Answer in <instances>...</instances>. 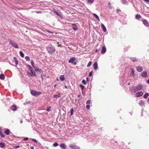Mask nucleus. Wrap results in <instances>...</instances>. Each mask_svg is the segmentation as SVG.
I'll list each match as a JSON object with an SVG mask.
<instances>
[{"mask_svg":"<svg viewBox=\"0 0 149 149\" xmlns=\"http://www.w3.org/2000/svg\"><path fill=\"white\" fill-rule=\"evenodd\" d=\"M142 22L143 24L146 26H147L149 25V22L146 19H143Z\"/></svg>","mask_w":149,"mask_h":149,"instance_id":"obj_6","label":"nucleus"},{"mask_svg":"<svg viewBox=\"0 0 149 149\" xmlns=\"http://www.w3.org/2000/svg\"><path fill=\"white\" fill-rule=\"evenodd\" d=\"M92 74H93V71H91L89 73V76H90V77L92 76Z\"/></svg>","mask_w":149,"mask_h":149,"instance_id":"obj_45","label":"nucleus"},{"mask_svg":"<svg viewBox=\"0 0 149 149\" xmlns=\"http://www.w3.org/2000/svg\"><path fill=\"white\" fill-rule=\"evenodd\" d=\"M65 88H67V86H65Z\"/></svg>","mask_w":149,"mask_h":149,"instance_id":"obj_64","label":"nucleus"},{"mask_svg":"<svg viewBox=\"0 0 149 149\" xmlns=\"http://www.w3.org/2000/svg\"><path fill=\"white\" fill-rule=\"evenodd\" d=\"M72 63L74 65H76L77 64L76 62H74L73 63Z\"/></svg>","mask_w":149,"mask_h":149,"instance_id":"obj_53","label":"nucleus"},{"mask_svg":"<svg viewBox=\"0 0 149 149\" xmlns=\"http://www.w3.org/2000/svg\"><path fill=\"white\" fill-rule=\"evenodd\" d=\"M58 145V143L57 142H55L53 144V146L55 147L57 146Z\"/></svg>","mask_w":149,"mask_h":149,"instance_id":"obj_36","label":"nucleus"},{"mask_svg":"<svg viewBox=\"0 0 149 149\" xmlns=\"http://www.w3.org/2000/svg\"><path fill=\"white\" fill-rule=\"evenodd\" d=\"M119 11H120V10H119V9H117V12H118Z\"/></svg>","mask_w":149,"mask_h":149,"instance_id":"obj_60","label":"nucleus"},{"mask_svg":"<svg viewBox=\"0 0 149 149\" xmlns=\"http://www.w3.org/2000/svg\"><path fill=\"white\" fill-rule=\"evenodd\" d=\"M51 107H48L46 109V111H51Z\"/></svg>","mask_w":149,"mask_h":149,"instance_id":"obj_38","label":"nucleus"},{"mask_svg":"<svg viewBox=\"0 0 149 149\" xmlns=\"http://www.w3.org/2000/svg\"><path fill=\"white\" fill-rule=\"evenodd\" d=\"M0 136L1 137H5V135L3 134V133L1 132L0 135Z\"/></svg>","mask_w":149,"mask_h":149,"instance_id":"obj_40","label":"nucleus"},{"mask_svg":"<svg viewBox=\"0 0 149 149\" xmlns=\"http://www.w3.org/2000/svg\"><path fill=\"white\" fill-rule=\"evenodd\" d=\"M76 146H74L73 145H71L70 146V148L72 149H76L75 148Z\"/></svg>","mask_w":149,"mask_h":149,"instance_id":"obj_31","label":"nucleus"},{"mask_svg":"<svg viewBox=\"0 0 149 149\" xmlns=\"http://www.w3.org/2000/svg\"><path fill=\"white\" fill-rule=\"evenodd\" d=\"M36 13H42V12L41 11H37Z\"/></svg>","mask_w":149,"mask_h":149,"instance_id":"obj_51","label":"nucleus"},{"mask_svg":"<svg viewBox=\"0 0 149 149\" xmlns=\"http://www.w3.org/2000/svg\"><path fill=\"white\" fill-rule=\"evenodd\" d=\"M13 61L15 62V63L16 65H17L18 64V61L15 57H13Z\"/></svg>","mask_w":149,"mask_h":149,"instance_id":"obj_19","label":"nucleus"},{"mask_svg":"<svg viewBox=\"0 0 149 149\" xmlns=\"http://www.w3.org/2000/svg\"><path fill=\"white\" fill-rule=\"evenodd\" d=\"M106 51V49L105 47H103L101 51L102 54H104Z\"/></svg>","mask_w":149,"mask_h":149,"instance_id":"obj_17","label":"nucleus"},{"mask_svg":"<svg viewBox=\"0 0 149 149\" xmlns=\"http://www.w3.org/2000/svg\"><path fill=\"white\" fill-rule=\"evenodd\" d=\"M61 81H63L65 80V78L64 75H61L59 77Z\"/></svg>","mask_w":149,"mask_h":149,"instance_id":"obj_16","label":"nucleus"},{"mask_svg":"<svg viewBox=\"0 0 149 149\" xmlns=\"http://www.w3.org/2000/svg\"><path fill=\"white\" fill-rule=\"evenodd\" d=\"M28 67L29 68L31 71L32 70H33V68L30 65H29Z\"/></svg>","mask_w":149,"mask_h":149,"instance_id":"obj_44","label":"nucleus"},{"mask_svg":"<svg viewBox=\"0 0 149 149\" xmlns=\"http://www.w3.org/2000/svg\"><path fill=\"white\" fill-rule=\"evenodd\" d=\"M30 103H31V102L30 101H29V102H28V103L29 104H30Z\"/></svg>","mask_w":149,"mask_h":149,"instance_id":"obj_62","label":"nucleus"},{"mask_svg":"<svg viewBox=\"0 0 149 149\" xmlns=\"http://www.w3.org/2000/svg\"><path fill=\"white\" fill-rule=\"evenodd\" d=\"M31 94L33 95L38 96L42 94V93L31 90L30 91Z\"/></svg>","mask_w":149,"mask_h":149,"instance_id":"obj_3","label":"nucleus"},{"mask_svg":"<svg viewBox=\"0 0 149 149\" xmlns=\"http://www.w3.org/2000/svg\"><path fill=\"white\" fill-rule=\"evenodd\" d=\"M98 52V50H97V49H96V50H95V52Z\"/></svg>","mask_w":149,"mask_h":149,"instance_id":"obj_61","label":"nucleus"},{"mask_svg":"<svg viewBox=\"0 0 149 149\" xmlns=\"http://www.w3.org/2000/svg\"><path fill=\"white\" fill-rule=\"evenodd\" d=\"M144 104V102L143 100H141L139 102V104L141 106L143 105Z\"/></svg>","mask_w":149,"mask_h":149,"instance_id":"obj_23","label":"nucleus"},{"mask_svg":"<svg viewBox=\"0 0 149 149\" xmlns=\"http://www.w3.org/2000/svg\"><path fill=\"white\" fill-rule=\"evenodd\" d=\"M77 96H78V97H80V99H81V98H82V97H81V94H80V95H78Z\"/></svg>","mask_w":149,"mask_h":149,"instance_id":"obj_47","label":"nucleus"},{"mask_svg":"<svg viewBox=\"0 0 149 149\" xmlns=\"http://www.w3.org/2000/svg\"><path fill=\"white\" fill-rule=\"evenodd\" d=\"M72 29L75 31H76L78 30V28L77 25L75 24H72Z\"/></svg>","mask_w":149,"mask_h":149,"instance_id":"obj_12","label":"nucleus"},{"mask_svg":"<svg viewBox=\"0 0 149 149\" xmlns=\"http://www.w3.org/2000/svg\"><path fill=\"white\" fill-rule=\"evenodd\" d=\"M73 112H70V115H72L73 114Z\"/></svg>","mask_w":149,"mask_h":149,"instance_id":"obj_58","label":"nucleus"},{"mask_svg":"<svg viewBox=\"0 0 149 149\" xmlns=\"http://www.w3.org/2000/svg\"><path fill=\"white\" fill-rule=\"evenodd\" d=\"M31 74L30 75L31 76H32L33 75L34 77H36V75L34 71H33L32 70L31 71Z\"/></svg>","mask_w":149,"mask_h":149,"instance_id":"obj_22","label":"nucleus"},{"mask_svg":"<svg viewBox=\"0 0 149 149\" xmlns=\"http://www.w3.org/2000/svg\"><path fill=\"white\" fill-rule=\"evenodd\" d=\"M35 70L36 71L40 72L41 70L39 69L38 68L35 67L34 68Z\"/></svg>","mask_w":149,"mask_h":149,"instance_id":"obj_28","label":"nucleus"},{"mask_svg":"<svg viewBox=\"0 0 149 149\" xmlns=\"http://www.w3.org/2000/svg\"><path fill=\"white\" fill-rule=\"evenodd\" d=\"M31 65L33 67V68H34L36 67V66L33 61V60H31Z\"/></svg>","mask_w":149,"mask_h":149,"instance_id":"obj_26","label":"nucleus"},{"mask_svg":"<svg viewBox=\"0 0 149 149\" xmlns=\"http://www.w3.org/2000/svg\"><path fill=\"white\" fill-rule=\"evenodd\" d=\"M5 134L7 135H9L10 133V130L8 129H6L4 132Z\"/></svg>","mask_w":149,"mask_h":149,"instance_id":"obj_14","label":"nucleus"},{"mask_svg":"<svg viewBox=\"0 0 149 149\" xmlns=\"http://www.w3.org/2000/svg\"><path fill=\"white\" fill-rule=\"evenodd\" d=\"M10 109L11 110L13 111H16L17 109V107L16 105H13L11 107Z\"/></svg>","mask_w":149,"mask_h":149,"instance_id":"obj_8","label":"nucleus"},{"mask_svg":"<svg viewBox=\"0 0 149 149\" xmlns=\"http://www.w3.org/2000/svg\"><path fill=\"white\" fill-rule=\"evenodd\" d=\"M101 27L103 31L104 32H106V28L104 25L103 24H101Z\"/></svg>","mask_w":149,"mask_h":149,"instance_id":"obj_18","label":"nucleus"},{"mask_svg":"<svg viewBox=\"0 0 149 149\" xmlns=\"http://www.w3.org/2000/svg\"><path fill=\"white\" fill-rule=\"evenodd\" d=\"M31 149H34V147L33 146H32L31 147Z\"/></svg>","mask_w":149,"mask_h":149,"instance_id":"obj_54","label":"nucleus"},{"mask_svg":"<svg viewBox=\"0 0 149 149\" xmlns=\"http://www.w3.org/2000/svg\"><path fill=\"white\" fill-rule=\"evenodd\" d=\"M25 59H26V61H29L30 60V58L29 56H26L25 57Z\"/></svg>","mask_w":149,"mask_h":149,"instance_id":"obj_32","label":"nucleus"},{"mask_svg":"<svg viewBox=\"0 0 149 149\" xmlns=\"http://www.w3.org/2000/svg\"><path fill=\"white\" fill-rule=\"evenodd\" d=\"M143 94V93L142 91L136 93L135 94V96L137 97H139L142 96Z\"/></svg>","mask_w":149,"mask_h":149,"instance_id":"obj_5","label":"nucleus"},{"mask_svg":"<svg viewBox=\"0 0 149 149\" xmlns=\"http://www.w3.org/2000/svg\"><path fill=\"white\" fill-rule=\"evenodd\" d=\"M54 12L59 17H61V15L60 14L58 13L57 12H56L55 10H53Z\"/></svg>","mask_w":149,"mask_h":149,"instance_id":"obj_27","label":"nucleus"},{"mask_svg":"<svg viewBox=\"0 0 149 149\" xmlns=\"http://www.w3.org/2000/svg\"><path fill=\"white\" fill-rule=\"evenodd\" d=\"M79 86L81 88L82 90H83L84 87V86L81 84H80Z\"/></svg>","mask_w":149,"mask_h":149,"instance_id":"obj_41","label":"nucleus"},{"mask_svg":"<svg viewBox=\"0 0 149 149\" xmlns=\"http://www.w3.org/2000/svg\"><path fill=\"white\" fill-rule=\"evenodd\" d=\"M31 139L32 141H33L36 143H38L36 139Z\"/></svg>","mask_w":149,"mask_h":149,"instance_id":"obj_37","label":"nucleus"},{"mask_svg":"<svg viewBox=\"0 0 149 149\" xmlns=\"http://www.w3.org/2000/svg\"><path fill=\"white\" fill-rule=\"evenodd\" d=\"M5 78V76L3 74H1L0 75V79H3Z\"/></svg>","mask_w":149,"mask_h":149,"instance_id":"obj_25","label":"nucleus"},{"mask_svg":"<svg viewBox=\"0 0 149 149\" xmlns=\"http://www.w3.org/2000/svg\"><path fill=\"white\" fill-rule=\"evenodd\" d=\"M48 32H49V33H53L52 32H50V31H47Z\"/></svg>","mask_w":149,"mask_h":149,"instance_id":"obj_57","label":"nucleus"},{"mask_svg":"<svg viewBox=\"0 0 149 149\" xmlns=\"http://www.w3.org/2000/svg\"><path fill=\"white\" fill-rule=\"evenodd\" d=\"M132 61L133 62H135L137 61L138 60L136 59H133Z\"/></svg>","mask_w":149,"mask_h":149,"instance_id":"obj_49","label":"nucleus"},{"mask_svg":"<svg viewBox=\"0 0 149 149\" xmlns=\"http://www.w3.org/2000/svg\"><path fill=\"white\" fill-rule=\"evenodd\" d=\"M148 104H149V97L148 100Z\"/></svg>","mask_w":149,"mask_h":149,"instance_id":"obj_59","label":"nucleus"},{"mask_svg":"<svg viewBox=\"0 0 149 149\" xmlns=\"http://www.w3.org/2000/svg\"><path fill=\"white\" fill-rule=\"evenodd\" d=\"M143 87V86L141 84H139L135 86L134 88V92L136 93V92L141 90Z\"/></svg>","mask_w":149,"mask_h":149,"instance_id":"obj_2","label":"nucleus"},{"mask_svg":"<svg viewBox=\"0 0 149 149\" xmlns=\"http://www.w3.org/2000/svg\"><path fill=\"white\" fill-rule=\"evenodd\" d=\"M60 146L62 149H65L66 146L65 143H62L60 144Z\"/></svg>","mask_w":149,"mask_h":149,"instance_id":"obj_10","label":"nucleus"},{"mask_svg":"<svg viewBox=\"0 0 149 149\" xmlns=\"http://www.w3.org/2000/svg\"><path fill=\"white\" fill-rule=\"evenodd\" d=\"M19 147V146H15L14 147V148H18Z\"/></svg>","mask_w":149,"mask_h":149,"instance_id":"obj_52","label":"nucleus"},{"mask_svg":"<svg viewBox=\"0 0 149 149\" xmlns=\"http://www.w3.org/2000/svg\"><path fill=\"white\" fill-rule=\"evenodd\" d=\"M19 54L20 55V56L21 57H24V54L22 52V51H20L19 52Z\"/></svg>","mask_w":149,"mask_h":149,"instance_id":"obj_30","label":"nucleus"},{"mask_svg":"<svg viewBox=\"0 0 149 149\" xmlns=\"http://www.w3.org/2000/svg\"><path fill=\"white\" fill-rule=\"evenodd\" d=\"M91 64H92L91 61H90L88 62V64H87V67H89V66H90L91 65Z\"/></svg>","mask_w":149,"mask_h":149,"instance_id":"obj_34","label":"nucleus"},{"mask_svg":"<svg viewBox=\"0 0 149 149\" xmlns=\"http://www.w3.org/2000/svg\"><path fill=\"white\" fill-rule=\"evenodd\" d=\"M53 97H54L58 98L59 97H60V96L57 95L55 94L54 95Z\"/></svg>","mask_w":149,"mask_h":149,"instance_id":"obj_39","label":"nucleus"},{"mask_svg":"<svg viewBox=\"0 0 149 149\" xmlns=\"http://www.w3.org/2000/svg\"><path fill=\"white\" fill-rule=\"evenodd\" d=\"M28 139H29V138H27V137H26V138H24V140H28Z\"/></svg>","mask_w":149,"mask_h":149,"instance_id":"obj_50","label":"nucleus"},{"mask_svg":"<svg viewBox=\"0 0 149 149\" xmlns=\"http://www.w3.org/2000/svg\"><path fill=\"white\" fill-rule=\"evenodd\" d=\"M91 101L90 100H88L86 102V104H90L91 103Z\"/></svg>","mask_w":149,"mask_h":149,"instance_id":"obj_43","label":"nucleus"},{"mask_svg":"<svg viewBox=\"0 0 149 149\" xmlns=\"http://www.w3.org/2000/svg\"><path fill=\"white\" fill-rule=\"evenodd\" d=\"M5 146V145L4 143L3 142L0 143V147L1 148H3Z\"/></svg>","mask_w":149,"mask_h":149,"instance_id":"obj_20","label":"nucleus"},{"mask_svg":"<svg viewBox=\"0 0 149 149\" xmlns=\"http://www.w3.org/2000/svg\"><path fill=\"white\" fill-rule=\"evenodd\" d=\"M76 60V58L74 57H72L70 58L68 61V62L69 63H72L74 62Z\"/></svg>","mask_w":149,"mask_h":149,"instance_id":"obj_9","label":"nucleus"},{"mask_svg":"<svg viewBox=\"0 0 149 149\" xmlns=\"http://www.w3.org/2000/svg\"><path fill=\"white\" fill-rule=\"evenodd\" d=\"M149 3V0H143Z\"/></svg>","mask_w":149,"mask_h":149,"instance_id":"obj_48","label":"nucleus"},{"mask_svg":"<svg viewBox=\"0 0 149 149\" xmlns=\"http://www.w3.org/2000/svg\"><path fill=\"white\" fill-rule=\"evenodd\" d=\"M94 69L96 70L97 69V62H95L93 65Z\"/></svg>","mask_w":149,"mask_h":149,"instance_id":"obj_11","label":"nucleus"},{"mask_svg":"<svg viewBox=\"0 0 149 149\" xmlns=\"http://www.w3.org/2000/svg\"><path fill=\"white\" fill-rule=\"evenodd\" d=\"M86 108L87 109H89L90 108V105L88 104L87 105Z\"/></svg>","mask_w":149,"mask_h":149,"instance_id":"obj_46","label":"nucleus"},{"mask_svg":"<svg viewBox=\"0 0 149 149\" xmlns=\"http://www.w3.org/2000/svg\"><path fill=\"white\" fill-rule=\"evenodd\" d=\"M149 94L148 93H146L143 96L144 98L146 99L149 96Z\"/></svg>","mask_w":149,"mask_h":149,"instance_id":"obj_24","label":"nucleus"},{"mask_svg":"<svg viewBox=\"0 0 149 149\" xmlns=\"http://www.w3.org/2000/svg\"><path fill=\"white\" fill-rule=\"evenodd\" d=\"M46 49L48 52L50 54L54 53L55 51V47L51 44L48 45Z\"/></svg>","mask_w":149,"mask_h":149,"instance_id":"obj_1","label":"nucleus"},{"mask_svg":"<svg viewBox=\"0 0 149 149\" xmlns=\"http://www.w3.org/2000/svg\"><path fill=\"white\" fill-rule=\"evenodd\" d=\"M9 43L12 45L13 47L15 48L18 49L19 48L16 42H13L11 40H10Z\"/></svg>","mask_w":149,"mask_h":149,"instance_id":"obj_4","label":"nucleus"},{"mask_svg":"<svg viewBox=\"0 0 149 149\" xmlns=\"http://www.w3.org/2000/svg\"><path fill=\"white\" fill-rule=\"evenodd\" d=\"M131 74L132 75H133L134 74V71L133 69H132L131 70Z\"/></svg>","mask_w":149,"mask_h":149,"instance_id":"obj_35","label":"nucleus"},{"mask_svg":"<svg viewBox=\"0 0 149 149\" xmlns=\"http://www.w3.org/2000/svg\"><path fill=\"white\" fill-rule=\"evenodd\" d=\"M94 0H88L87 2L90 3H92L94 2Z\"/></svg>","mask_w":149,"mask_h":149,"instance_id":"obj_33","label":"nucleus"},{"mask_svg":"<svg viewBox=\"0 0 149 149\" xmlns=\"http://www.w3.org/2000/svg\"><path fill=\"white\" fill-rule=\"evenodd\" d=\"M73 109H72L71 110L70 112H73Z\"/></svg>","mask_w":149,"mask_h":149,"instance_id":"obj_56","label":"nucleus"},{"mask_svg":"<svg viewBox=\"0 0 149 149\" xmlns=\"http://www.w3.org/2000/svg\"><path fill=\"white\" fill-rule=\"evenodd\" d=\"M82 82V83L84 84H86V81L84 79H83Z\"/></svg>","mask_w":149,"mask_h":149,"instance_id":"obj_42","label":"nucleus"},{"mask_svg":"<svg viewBox=\"0 0 149 149\" xmlns=\"http://www.w3.org/2000/svg\"><path fill=\"white\" fill-rule=\"evenodd\" d=\"M137 71L139 72H141L143 70V68L140 66H138L136 68Z\"/></svg>","mask_w":149,"mask_h":149,"instance_id":"obj_13","label":"nucleus"},{"mask_svg":"<svg viewBox=\"0 0 149 149\" xmlns=\"http://www.w3.org/2000/svg\"><path fill=\"white\" fill-rule=\"evenodd\" d=\"M147 83L149 84V79H148L147 81Z\"/></svg>","mask_w":149,"mask_h":149,"instance_id":"obj_55","label":"nucleus"},{"mask_svg":"<svg viewBox=\"0 0 149 149\" xmlns=\"http://www.w3.org/2000/svg\"><path fill=\"white\" fill-rule=\"evenodd\" d=\"M147 71H144L141 73V76L143 78L146 77L147 76Z\"/></svg>","mask_w":149,"mask_h":149,"instance_id":"obj_7","label":"nucleus"},{"mask_svg":"<svg viewBox=\"0 0 149 149\" xmlns=\"http://www.w3.org/2000/svg\"><path fill=\"white\" fill-rule=\"evenodd\" d=\"M141 17V16L139 14H136L135 16V18L136 19H139Z\"/></svg>","mask_w":149,"mask_h":149,"instance_id":"obj_21","label":"nucleus"},{"mask_svg":"<svg viewBox=\"0 0 149 149\" xmlns=\"http://www.w3.org/2000/svg\"><path fill=\"white\" fill-rule=\"evenodd\" d=\"M56 84H55L54 85V88H55V87H56Z\"/></svg>","mask_w":149,"mask_h":149,"instance_id":"obj_63","label":"nucleus"},{"mask_svg":"<svg viewBox=\"0 0 149 149\" xmlns=\"http://www.w3.org/2000/svg\"><path fill=\"white\" fill-rule=\"evenodd\" d=\"M121 2L122 3L125 5H128V2L126 1V0H121Z\"/></svg>","mask_w":149,"mask_h":149,"instance_id":"obj_15","label":"nucleus"},{"mask_svg":"<svg viewBox=\"0 0 149 149\" xmlns=\"http://www.w3.org/2000/svg\"><path fill=\"white\" fill-rule=\"evenodd\" d=\"M93 15L99 21H100V19L99 18L98 16L95 13L93 14Z\"/></svg>","mask_w":149,"mask_h":149,"instance_id":"obj_29","label":"nucleus"}]
</instances>
